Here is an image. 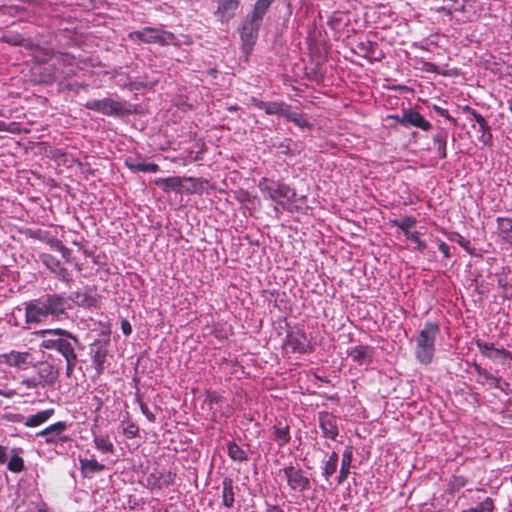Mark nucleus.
Wrapping results in <instances>:
<instances>
[{"label":"nucleus","instance_id":"nucleus-1","mask_svg":"<svg viewBox=\"0 0 512 512\" xmlns=\"http://www.w3.org/2000/svg\"><path fill=\"white\" fill-rule=\"evenodd\" d=\"M66 310V299L59 294H48L39 299H33L23 303L22 307H16L13 316L24 314L25 323L28 325L45 322L50 316L58 317Z\"/></svg>","mask_w":512,"mask_h":512},{"label":"nucleus","instance_id":"nucleus-2","mask_svg":"<svg viewBox=\"0 0 512 512\" xmlns=\"http://www.w3.org/2000/svg\"><path fill=\"white\" fill-rule=\"evenodd\" d=\"M34 334L42 338L40 348L57 351L65 357L68 370L75 366L77 356L74 346L77 344V339L68 331L63 329H44L36 331Z\"/></svg>","mask_w":512,"mask_h":512},{"label":"nucleus","instance_id":"nucleus-3","mask_svg":"<svg viewBox=\"0 0 512 512\" xmlns=\"http://www.w3.org/2000/svg\"><path fill=\"white\" fill-rule=\"evenodd\" d=\"M440 327L434 322H426L415 338V358L420 364L432 363L435 354V342Z\"/></svg>","mask_w":512,"mask_h":512},{"label":"nucleus","instance_id":"nucleus-4","mask_svg":"<svg viewBox=\"0 0 512 512\" xmlns=\"http://www.w3.org/2000/svg\"><path fill=\"white\" fill-rule=\"evenodd\" d=\"M258 187L265 197H268L281 205L293 201L296 197L294 189L289 187L287 184L268 178H263L259 182Z\"/></svg>","mask_w":512,"mask_h":512},{"label":"nucleus","instance_id":"nucleus-5","mask_svg":"<svg viewBox=\"0 0 512 512\" xmlns=\"http://www.w3.org/2000/svg\"><path fill=\"white\" fill-rule=\"evenodd\" d=\"M128 37L131 40H138L147 44L156 43L160 46L177 44L174 33L154 27H144L142 30L130 32Z\"/></svg>","mask_w":512,"mask_h":512},{"label":"nucleus","instance_id":"nucleus-6","mask_svg":"<svg viewBox=\"0 0 512 512\" xmlns=\"http://www.w3.org/2000/svg\"><path fill=\"white\" fill-rule=\"evenodd\" d=\"M392 119H395L401 126L408 127H416L423 131H429L432 127L431 123L427 121L419 112L413 109H406L403 111L402 116H391Z\"/></svg>","mask_w":512,"mask_h":512},{"label":"nucleus","instance_id":"nucleus-7","mask_svg":"<svg viewBox=\"0 0 512 512\" xmlns=\"http://www.w3.org/2000/svg\"><path fill=\"white\" fill-rule=\"evenodd\" d=\"M67 427L66 422L59 421L39 431L36 435L38 437H44L46 444L49 445L68 442L70 441V437L62 435Z\"/></svg>","mask_w":512,"mask_h":512},{"label":"nucleus","instance_id":"nucleus-8","mask_svg":"<svg viewBox=\"0 0 512 512\" xmlns=\"http://www.w3.org/2000/svg\"><path fill=\"white\" fill-rule=\"evenodd\" d=\"M284 347L288 352L304 354L309 351L310 344L306 334L301 330H296L287 334Z\"/></svg>","mask_w":512,"mask_h":512},{"label":"nucleus","instance_id":"nucleus-9","mask_svg":"<svg viewBox=\"0 0 512 512\" xmlns=\"http://www.w3.org/2000/svg\"><path fill=\"white\" fill-rule=\"evenodd\" d=\"M283 472L291 489L302 492L309 488V479L301 469L290 465L285 467Z\"/></svg>","mask_w":512,"mask_h":512},{"label":"nucleus","instance_id":"nucleus-10","mask_svg":"<svg viewBox=\"0 0 512 512\" xmlns=\"http://www.w3.org/2000/svg\"><path fill=\"white\" fill-rule=\"evenodd\" d=\"M375 350L368 345H357L347 349V355L360 366H369L373 362Z\"/></svg>","mask_w":512,"mask_h":512},{"label":"nucleus","instance_id":"nucleus-11","mask_svg":"<svg viewBox=\"0 0 512 512\" xmlns=\"http://www.w3.org/2000/svg\"><path fill=\"white\" fill-rule=\"evenodd\" d=\"M55 70L63 77H70L76 74L75 57L69 54H59L53 63Z\"/></svg>","mask_w":512,"mask_h":512},{"label":"nucleus","instance_id":"nucleus-12","mask_svg":"<svg viewBox=\"0 0 512 512\" xmlns=\"http://www.w3.org/2000/svg\"><path fill=\"white\" fill-rule=\"evenodd\" d=\"M319 425L322 430L323 436L331 440H335L338 435V426L336 418L328 413L322 412L319 414Z\"/></svg>","mask_w":512,"mask_h":512},{"label":"nucleus","instance_id":"nucleus-13","mask_svg":"<svg viewBox=\"0 0 512 512\" xmlns=\"http://www.w3.org/2000/svg\"><path fill=\"white\" fill-rule=\"evenodd\" d=\"M259 26V23L252 22L251 20H249V22L243 26L241 40L243 44V49L247 54L252 50V47L256 42V39L258 37Z\"/></svg>","mask_w":512,"mask_h":512},{"label":"nucleus","instance_id":"nucleus-14","mask_svg":"<svg viewBox=\"0 0 512 512\" xmlns=\"http://www.w3.org/2000/svg\"><path fill=\"white\" fill-rule=\"evenodd\" d=\"M41 262L54 274H56L63 281H70L71 275L66 268H64L60 261L50 255V254H42L40 256Z\"/></svg>","mask_w":512,"mask_h":512},{"label":"nucleus","instance_id":"nucleus-15","mask_svg":"<svg viewBox=\"0 0 512 512\" xmlns=\"http://www.w3.org/2000/svg\"><path fill=\"white\" fill-rule=\"evenodd\" d=\"M474 370L478 376L477 382L480 384H489L490 387L504 390L503 385L508 386V383L502 381L500 377H496L485 368H482L478 364H474Z\"/></svg>","mask_w":512,"mask_h":512},{"label":"nucleus","instance_id":"nucleus-16","mask_svg":"<svg viewBox=\"0 0 512 512\" xmlns=\"http://www.w3.org/2000/svg\"><path fill=\"white\" fill-rule=\"evenodd\" d=\"M128 113H130V109H128L123 102L112 98L102 99L101 114L107 116H123Z\"/></svg>","mask_w":512,"mask_h":512},{"label":"nucleus","instance_id":"nucleus-17","mask_svg":"<svg viewBox=\"0 0 512 512\" xmlns=\"http://www.w3.org/2000/svg\"><path fill=\"white\" fill-rule=\"evenodd\" d=\"M175 474L172 472H153L147 477L148 485L151 489H161L171 485L174 481Z\"/></svg>","mask_w":512,"mask_h":512},{"label":"nucleus","instance_id":"nucleus-18","mask_svg":"<svg viewBox=\"0 0 512 512\" xmlns=\"http://www.w3.org/2000/svg\"><path fill=\"white\" fill-rule=\"evenodd\" d=\"M240 0H218L216 15L222 22L228 21L239 7Z\"/></svg>","mask_w":512,"mask_h":512},{"label":"nucleus","instance_id":"nucleus-19","mask_svg":"<svg viewBox=\"0 0 512 512\" xmlns=\"http://www.w3.org/2000/svg\"><path fill=\"white\" fill-rule=\"evenodd\" d=\"M357 49L361 56L367 58L370 61H379L382 59L383 54L381 52L377 53L378 45L376 42L372 41H362L357 44Z\"/></svg>","mask_w":512,"mask_h":512},{"label":"nucleus","instance_id":"nucleus-20","mask_svg":"<svg viewBox=\"0 0 512 512\" xmlns=\"http://www.w3.org/2000/svg\"><path fill=\"white\" fill-rule=\"evenodd\" d=\"M155 185L161 188L164 192L180 191L183 187V177L173 176L167 178H158L154 181Z\"/></svg>","mask_w":512,"mask_h":512},{"label":"nucleus","instance_id":"nucleus-21","mask_svg":"<svg viewBox=\"0 0 512 512\" xmlns=\"http://www.w3.org/2000/svg\"><path fill=\"white\" fill-rule=\"evenodd\" d=\"M353 459V450L352 447L348 446L343 452L342 460H341V468L339 475L337 477V483L342 484L349 476V469L351 466V462Z\"/></svg>","mask_w":512,"mask_h":512},{"label":"nucleus","instance_id":"nucleus-22","mask_svg":"<svg viewBox=\"0 0 512 512\" xmlns=\"http://www.w3.org/2000/svg\"><path fill=\"white\" fill-rule=\"evenodd\" d=\"M5 361L10 366L26 368L29 364V354L27 352L11 351L5 354Z\"/></svg>","mask_w":512,"mask_h":512},{"label":"nucleus","instance_id":"nucleus-23","mask_svg":"<svg viewBox=\"0 0 512 512\" xmlns=\"http://www.w3.org/2000/svg\"><path fill=\"white\" fill-rule=\"evenodd\" d=\"M54 414L53 409H46L39 411L38 413L34 415L28 416L25 421L24 425L26 427H37L48 421L52 415Z\"/></svg>","mask_w":512,"mask_h":512},{"label":"nucleus","instance_id":"nucleus-24","mask_svg":"<svg viewBox=\"0 0 512 512\" xmlns=\"http://www.w3.org/2000/svg\"><path fill=\"white\" fill-rule=\"evenodd\" d=\"M272 3L273 2L270 0H257L249 16V20L260 24Z\"/></svg>","mask_w":512,"mask_h":512},{"label":"nucleus","instance_id":"nucleus-25","mask_svg":"<svg viewBox=\"0 0 512 512\" xmlns=\"http://www.w3.org/2000/svg\"><path fill=\"white\" fill-rule=\"evenodd\" d=\"M125 164L131 171L135 172H147V173H155L159 170V166L156 163L150 162L146 163L143 161H135L132 159H127Z\"/></svg>","mask_w":512,"mask_h":512},{"label":"nucleus","instance_id":"nucleus-26","mask_svg":"<svg viewBox=\"0 0 512 512\" xmlns=\"http://www.w3.org/2000/svg\"><path fill=\"white\" fill-rule=\"evenodd\" d=\"M274 440L279 447L285 446L290 441V429L288 425L278 423L273 426Z\"/></svg>","mask_w":512,"mask_h":512},{"label":"nucleus","instance_id":"nucleus-27","mask_svg":"<svg viewBox=\"0 0 512 512\" xmlns=\"http://www.w3.org/2000/svg\"><path fill=\"white\" fill-rule=\"evenodd\" d=\"M234 487L230 478H225L222 482V503L226 508H231L234 504Z\"/></svg>","mask_w":512,"mask_h":512},{"label":"nucleus","instance_id":"nucleus-28","mask_svg":"<svg viewBox=\"0 0 512 512\" xmlns=\"http://www.w3.org/2000/svg\"><path fill=\"white\" fill-rule=\"evenodd\" d=\"M69 298L76 305L82 306V307H87V308L96 306V303H97V300L95 297L87 294L86 292H81V291L72 292Z\"/></svg>","mask_w":512,"mask_h":512},{"label":"nucleus","instance_id":"nucleus-29","mask_svg":"<svg viewBox=\"0 0 512 512\" xmlns=\"http://www.w3.org/2000/svg\"><path fill=\"white\" fill-rule=\"evenodd\" d=\"M284 118H286L288 121L293 122L299 128H302V129L306 128L308 130H311L313 128V124L310 123L304 117L303 114H301L299 112H296V111H293L291 109V106H289V108H288Z\"/></svg>","mask_w":512,"mask_h":512},{"label":"nucleus","instance_id":"nucleus-30","mask_svg":"<svg viewBox=\"0 0 512 512\" xmlns=\"http://www.w3.org/2000/svg\"><path fill=\"white\" fill-rule=\"evenodd\" d=\"M81 470L86 475L88 473H98L104 470V465L99 463L95 458H81Z\"/></svg>","mask_w":512,"mask_h":512},{"label":"nucleus","instance_id":"nucleus-31","mask_svg":"<svg viewBox=\"0 0 512 512\" xmlns=\"http://www.w3.org/2000/svg\"><path fill=\"white\" fill-rule=\"evenodd\" d=\"M289 106L290 105H288L287 103H285L283 101L267 102L265 113L267 115H276V116L285 117V114H286Z\"/></svg>","mask_w":512,"mask_h":512},{"label":"nucleus","instance_id":"nucleus-32","mask_svg":"<svg viewBox=\"0 0 512 512\" xmlns=\"http://www.w3.org/2000/svg\"><path fill=\"white\" fill-rule=\"evenodd\" d=\"M447 138L448 134L446 131H440L433 137V142L436 146L437 153L440 159H445L447 157Z\"/></svg>","mask_w":512,"mask_h":512},{"label":"nucleus","instance_id":"nucleus-33","mask_svg":"<svg viewBox=\"0 0 512 512\" xmlns=\"http://www.w3.org/2000/svg\"><path fill=\"white\" fill-rule=\"evenodd\" d=\"M93 442L102 453H112L114 451V445L108 435H94Z\"/></svg>","mask_w":512,"mask_h":512},{"label":"nucleus","instance_id":"nucleus-34","mask_svg":"<svg viewBox=\"0 0 512 512\" xmlns=\"http://www.w3.org/2000/svg\"><path fill=\"white\" fill-rule=\"evenodd\" d=\"M21 451L20 449H12V455L7 463V468L11 472L19 473L24 469V460L20 457L17 452Z\"/></svg>","mask_w":512,"mask_h":512},{"label":"nucleus","instance_id":"nucleus-35","mask_svg":"<svg viewBox=\"0 0 512 512\" xmlns=\"http://www.w3.org/2000/svg\"><path fill=\"white\" fill-rule=\"evenodd\" d=\"M228 455L233 461L243 462L247 460V453L235 442L228 444Z\"/></svg>","mask_w":512,"mask_h":512},{"label":"nucleus","instance_id":"nucleus-36","mask_svg":"<svg viewBox=\"0 0 512 512\" xmlns=\"http://www.w3.org/2000/svg\"><path fill=\"white\" fill-rule=\"evenodd\" d=\"M400 229V233L403 234L407 239L411 240L416 244L418 249H422L425 247V244L420 240L419 233L416 231H412L413 226H398Z\"/></svg>","mask_w":512,"mask_h":512},{"label":"nucleus","instance_id":"nucleus-37","mask_svg":"<svg viewBox=\"0 0 512 512\" xmlns=\"http://www.w3.org/2000/svg\"><path fill=\"white\" fill-rule=\"evenodd\" d=\"M107 351L106 349L99 347L93 354V365L98 374H101L104 370V363L106 360Z\"/></svg>","mask_w":512,"mask_h":512},{"label":"nucleus","instance_id":"nucleus-38","mask_svg":"<svg viewBox=\"0 0 512 512\" xmlns=\"http://www.w3.org/2000/svg\"><path fill=\"white\" fill-rule=\"evenodd\" d=\"M189 182L190 187L186 188L187 192L190 193H198L203 190L204 184H207L208 181L202 178H194V177H183V182Z\"/></svg>","mask_w":512,"mask_h":512},{"label":"nucleus","instance_id":"nucleus-39","mask_svg":"<svg viewBox=\"0 0 512 512\" xmlns=\"http://www.w3.org/2000/svg\"><path fill=\"white\" fill-rule=\"evenodd\" d=\"M494 503L490 497L485 498L482 502L474 507H470L461 512H493Z\"/></svg>","mask_w":512,"mask_h":512},{"label":"nucleus","instance_id":"nucleus-40","mask_svg":"<svg viewBox=\"0 0 512 512\" xmlns=\"http://www.w3.org/2000/svg\"><path fill=\"white\" fill-rule=\"evenodd\" d=\"M487 358H489L493 361L505 360V359L512 360V353L504 348H494L491 351V353L488 355Z\"/></svg>","mask_w":512,"mask_h":512},{"label":"nucleus","instance_id":"nucleus-41","mask_svg":"<svg viewBox=\"0 0 512 512\" xmlns=\"http://www.w3.org/2000/svg\"><path fill=\"white\" fill-rule=\"evenodd\" d=\"M479 132H481V136L479 137L480 142H482L484 145H491L492 133L487 121L483 123V126L479 125Z\"/></svg>","mask_w":512,"mask_h":512},{"label":"nucleus","instance_id":"nucleus-42","mask_svg":"<svg viewBox=\"0 0 512 512\" xmlns=\"http://www.w3.org/2000/svg\"><path fill=\"white\" fill-rule=\"evenodd\" d=\"M476 346L479 349L480 353L486 358L491 353V351L495 348L493 343L486 342L483 340H477Z\"/></svg>","mask_w":512,"mask_h":512},{"label":"nucleus","instance_id":"nucleus-43","mask_svg":"<svg viewBox=\"0 0 512 512\" xmlns=\"http://www.w3.org/2000/svg\"><path fill=\"white\" fill-rule=\"evenodd\" d=\"M337 466V464L328 460L324 463L322 475L326 480H328L336 472Z\"/></svg>","mask_w":512,"mask_h":512},{"label":"nucleus","instance_id":"nucleus-44","mask_svg":"<svg viewBox=\"0 0 512 512\" xmlns=\"http://www.w3.org/2000/svg\"><path fill=\"white\" fill-rule=\"evenodd\" d=\"M433 110L440 116L444 117L445 119H447L449 122L452 123L453 126H456L457 125V120L452 117L448 110L447 109H444L440 106H437V105H434L433 106Z\"/></svg>","mask_w":512,"mask_h":512},{"label":"nucleus","instance_id":"nucleus-45","mask_svg":"<svg viewBox=\"0 0 512 512\" xmlns=\"http://www.w3.org/2000/svg\"><path fill=\"white\" fill-rule=\"evenodd\" d=\"M3 40L6 43H9L12 45H21L24 41L23 37L19 34L5 35V36H3Z\"/></svg>","mask_w":512,"mask_h":512},{"label":"nucleus","instance_id":"nucleus-46","mask_svg":"<svg viewBox=\"0 0 512 512\" xmlns=\"http://www.w3.org/2000/svg\"><path fill=\"white\" fill-rule=\"evenodd\" d=\"M421 70L429 73H439V67L436 64L428 61H422Z\"/></svg>","mask_w":512,"mask_h":512},{"label":"nucleus","instance_id":"nucleus-47","mask_svg":"<svg viewBox=\"0 0 512 512\" xmlns=\"http://www.w3.org/2000/svg\"><path fill=\"white\" fill-rule=\"evenodd\" d=\"M84 107L101 113L102 99L101 100H90L84 104Z\"/></svg>","mask_w":512,"mask_h":512},{"label":"nucleus","instance_id":"nucleus-48","mask_svg":"<svg viewBox=\"0 0 512 512\" xmlns=\"http://www.w3.org/2000/svg\"><path fill=\"white\" fill-rule=\"evenodd\" d=\"M62 237L64 238L65 242H67V243L70 242L75 245H79L81 242V239H82V237L79 238L78 236L73 235L71 231L63 232Z\"/></svg>","mask_w":512,"mask_h":512},{"label":"nucleus","instance_id":"nucleus-49","mask_svg":"<svg viewBox=\"0 0 512 512\" xmlns=\"http://www.w3.org/2000/svg\"><path fill=\"white\" fill-rule=\"evenodd\" d=\"M202 153H203V150H200V151L196 152L195 154L193 152H189V154L184 159V164L201 160Z\"/></svg>","mask_w":512,"mask_h":512},{"label":"nucleus","instance_id":"nucleus-50","mask_svg":"<svg viewBox=\"0 0 512 512\" xmlns=\"http://www.w3.org/2000/svg\"><path fill=\"white\" fill-rule=\"evenodd\" d=\"M466 484V479L464 477H454L451 481V487L453 489H460L464 487Z\"/></svg>","mask_w":512,"mask_h":512},{"label":"nucleus","instance_id":"nucleus-51","mask_svg":"<svg viewBox=\"0 0 512 512\" xmlns=\"http://www.w3.org/2000/svg\"><path fill=\"white\" fill-rule=\"evenodd\" d=\"M140 409H141V412L146 416V418L153 422L155 420V416L154 414L149 410L148 406L143 403V402H140Z\"/></svg>","mask_w":512,"mask_h":512},{"label":"nucleus","instance_id":"nucleus-52","mask_svg":"<svg viewBox=\"0 0 512 512\" xmlns=\"http://www.w3.org/2000/svg\"><path fill=\"white\" fill-rule=\"evenodd\" d=\"M249 101L252 106L265 111L267 102L259 100L256 97H251Z\"/></svg>","mask_w":512,"mask_h":512},{"label":"nucleus","instance_id":"nucleus-53","mask_svg":"<svg viewBox=\"0 0 512 512\" xmlns=\"http://www.w3.org/2000/svg\"><path fill=\"white\" fill-rule=\"evenodd\" d=\"M456 242L462 246L466 251L470 252V241L461 235L456 236Z\"/></svg>","mask_w":512,"mask_h":512},{"label":"nucleus","instance_id":"nucleus-54","mask_svg":"<svg viewBox=\"0 0 512 512\" xmlns=\"http://www.w3.org/2000/svg\"><path fill=\"white\" fill-rule=\"evenodd\" d=\"M137 432L138 427L134 424H130L124 429V433L128 435L129 438L135 437L137 435Z\"/></svg>","mask_w":512,"mask_h":512},{"label":"nucleus","instance_id":"nucleus-55","mask_svg":"<svg viewBox=\"0 0 512 512\" xmlns=\"http://www.w3.org/2000/svg\"><path fill=\"white\" fill-rule=\"evenodd\" d=\"M47 242L51 245V247H53L59 251H62L64 249V246L62 245V241H60L56 238L50 237L47 239Z\"/></svg>","mask_w":512,"mask_h":512},{"label":"nucleus","instance_id":"nucleus-56","mask_svg":"<svg viewBox=\"0 0 512 512\" xmlns=\"http://www.w3.org/2000/svg\"><path fill=\"white\" fill-rule=\"evenodd\" d=\"M463 111H464L465 113H467V114H470V115L473 117V119H474L475 121H477L478 119H480V117L482 116V115H481V114H479V113H478L474 108H472V107H470V106H468V105H465V106L463 107Z\"/></svg>","mask_w":512,"mask_h":512},{"label":"nucleus","instance_id":"nucleus-57","mask_svg":"<svg viewBox=\"0 0 512 512\" xmlns=\"http://www.w3.org/2000/svg\"><path fill=\"white\" fill-rule=\"evenodd\" d=\"M463 111H464L465 113H467V114H470V115L473 117V119H474L475 121H477L478 119H480V117L482 116V115H481V114H479V113H478L474 108H472V107H470V106H468V105H465V106L463 107Z\"/></svg>","mask_w":512,"mask_h":512},{"label":"nucleus","instance_id":"nucleus-58","mask_svg":"<svg viewBox=\"0 0 512 512\" xmlns=\"http://www.w3.org/2000/svg\"><path fill=\"white\" fill-rule=\"evenodd\" d=\"M463 111H464L465 113H467V114H470V115L473 117V119H474L475 121H477L478 119H480V117L482 116V115H481V114H479V113H478L474 108H472V107H470V106H468V105H465V106L463 107Z\"/></svg>","mask_w":512,"mask_h":512},{"label":"nucleus","instance_id":"nucleus-59","mask_svg":"<svg viewBox=\"0 0 512 512\" xmlns=\"http://www.w3.org/2000/svg\"><path fill=\"white\" fill-rule=\"evenodd\" d=\"M7 462V447L0 444V465Z\"/></svg>","mask_w":512,"mask_h":512},{"label":"nucleus","instance_id":"nucleus-60","mask_svg":"<svg viewBox=\"0 0 512 512\" xmlns=\"http://www.w3.org/2000/svg\"><path fill=\"white\" fill-rule=\"evenodd\" d=\"M122 330L125 335H129L131 333V325L128 321L124 320L122 322Z\"/></svg>","mask_w":512,"mask_h":512},{"label":"nucleus","instance_id":"nucleus-61","mask_svg":"<svg viewBox=\"0 0 512 512\" xmlns=\"http://www.w3.org/2000/svg\"><path fill=\"white\" fill-rule=\"evenodd\" d=\"M338 459H339L338 453L334 451L330 454L328 461L333 462L338 465Z\"/></svg>","mask_w":512,"mask_h":512},{"label":"nucleus","instance_id":"nucleus-62","mask_svg":"<svg viewBox=\"0 0 512 512\" xmlns=\"http://www.w3.org/2000/svg\"><path fill=\"white\" fill-rule=\"evenodd\" d=\"M0 395L1 396H4L6 398H10L14 395V392L11 391V390H3V389H0Z\"/></svg>","mask_w":512,"mask_h":512},{"label":"nucleus","instance_id":"nucleus-63","mask_svg":"<svg viewBox=\"0 0 512 512\" xmlns=\"http://www.w3.org/2000/svg\"><path fill=\"white\" fill-rule=\"evenodd\" d=\"M23 384H25L29 388H32V387L35 386V383L33 381L29 380V379L28 380H24Z\"/></svg>","mask_w":512,"mask_h":512},{"label":"nucleus","instance_id":"nucleus-64","mask_svg":"<svg viewBox=\"0 0 512 512\" xmlns=\"http://www.w3.org/2000/svg\"><path fill=\"white\" fill-rule=\"evenodd\" d=\"M504 238L509 239L512 242V226H510V231L506 232Z\"/></svg>","mask_w":512,"mask_h":512}]
</instances>
